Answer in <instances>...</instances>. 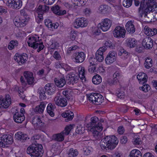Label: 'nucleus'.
Listing matches in <instances>:
<instances>
[{"mask_svg": "<svg viewBox=\"0 0 157 157\" xmlns=\"http://www.w3.org/2000/svg\"><path fill=\"white\" fill-rule=\"evenodd\" d=\"M118 143V140L115 136H107L101 140L100 146L103 150H112L115 147Z\"/></svg>", "mask_w": 157, "mask_h": 157, "instance_id": "obj_1", "label": "nucleus"}, {"mask_svg": "<svg viewBox=\"0 0 157 157\" xmlns=\"http://www.w3.org/2000/svg\"><path fill=\"white\" fill-rule=\"evenodd\" d=\"M42 145L32 144L29 146L27 149V153L31 157H42L44 151Z\"/></svg>", "mask_w": 157, "mask_h": 157, "instance_id": "obj_2", "label": "nucleus"}, {"mask_svg": "<svg viewBox=\"0 0 157 157\" xmlns=\"http://www.w3.org/2000/svg\"><path fill=\"white\" fill-rule=\"evenodd\" d=\"M138 9L139 15L140 17H144L146 19L149 18L150 17V13H157V6H149L146 8L144 10H142V8L141 6Z\"/></svg>", "mask_w": 157, "mask_h": 157, "instance_id": "obj_3", "label": "nucleus"}, {"mask_svg": "<svg viewBox=\"0 0 157 157\" xmlns=\"http://www.w3.org/2000/svg\"><path fill=\"white\" fill-rule=\"evenodd\" d=\"M37 40V37L32 36L29 38L27 43L29 46L34 49L38 48L37 51L39 52L43 49L44 46L42 42L39 40Z\"/></svg>", "mask_w": 157, "mask_h": 157, "instance_id": "obj_4", "label": "nucleus"}, {"mask_svg": "<svg viewBox=\"0 0 157 157\" xmlns=\"http://www.w3.org/2000/svg\"><path fill=\"white\" fill-rule=\"evenodd\" d=\"M73 128V126L71 125L66 126L64 130L61 133L54 134L52 137V140L59 142L63 141L64 138V135H68Z\"/></svg>", "mask_w": 157, "mask_h": 157, "instance_id": "obj_5", "label": "nucleus"}, {"mask_svg": "<svg viewBox=\"0 0 157 157\" xmlns=\"http://www.w3.org/2000/svg\"><path fill=\"white\" fill-rule=\"evenodd\" d=\"M13 138L11 135L6 134L0 137V147H7L8 145L11 144L13 142Z\"/></svg>", "mask_w": 157, "mask_h": 157, "instance_id": "obj_6", "label": "nucleus"}, {"mask_svg": "<svg viewBox=\"0 0 157 157\" xmlns=\"http://www.w3.org/2000/svg\"><path fill=\"white\" fill-rule=\"evenodd\" d=\"M89 99L90 102L98 105L103 102L104 98L103 96L99 94L92 93L90 94Z\"/></svg>", "mask_w": 157, "mask_h": 157, "instance_id": "obj_7", "label": "nucleus"}, {"mask_svg": "<svg viewBox=\"0 0 157 157\" xmlns=\"http://www.w3.org/2000/svg\"><path fill=\"white\" fill-rule=\"evenodd\" d=\"M98 119L97 117H92L90 119V122L89 123L87 124L86 126L87 128H97L98 130L101 131L103 129L102 124L100 122H98Z\"/></svg>", "mask_w": 157, "mask_h": 157, "instance_id": "obj_8", "label": "nucleus"}, {"mask_svg": "<svg viewBox=\"0 0 157 157\" xmlns=\"http://www.w3.org/2000/svg\"><path fill=\"white\" fill-rule=\"evenodd\" d=\"M126 33V30L124 28L120 26H117L113 31L114 37L120 38H124Z\"/></svg>", "mask_w": 157, "mask_h": 157, "instance_id": "obj_9", "label": "nucleus"}, {"mask_svg": "<svg viewBox=\"0 0 157 157\" xmlns=\"http://www.w3.org/2000/svg\"><path fill=\"white\" fill-rule=\"evenodd\" d=\"M11 103V99L8 94H6L5 98L0 97V108H8Z\"/></svg>", "mask_w": 157, "mask_h": 157, "instance_id": "obj_10", "label": "nucleus"}, {"mask_svg": "<svg viewBox=\"0 0 157 157\" xmlns=\"http://www.w3.org/2000/svg\"><path fill=\"white\" fill-rule=\"evenodd\" d=\"M112 22L111 21L108 19H105L102 21L101 23L98 24V27L104 32L107 31L111 26Z\"/></svg>", "mask_w": 157, "mask_h": 157, "instance_id": "obj_11", "label": "nucleus"}, {"mask_svg": "<svg viewBox=\"0 0 157 157\" xmlns=\"http://www.w3.org/2000/svg\"><path fill=\"white\" fill-rule=\"evenodd\" d=\"M87 23L84 18L81 17L77 18L74 23V26L76 28L80 27H83L87 25Z\"/></svg>", "mask_w": 157, "mask_h": 157, "instance_id": "obj_12", "label": "nucleus"}, {"mask_svg": "<svg viewBox=\"0 0 157 157\" xmlns=\"http://www.w3.org/2000/svg\"><path fill=\"white\" fill-rule=\"evenodd\" d=\"M55 104L62 107L66 106L67 104L66 99L62 96H57L54 99Z\"/></svg>", "mask_w": 157, "mask_h": 157, "instance_id": "obj_13", "label": "nucleus"}, {"mask_svg": "<svg viewBox=\"0 0 157 157\" xmlns=\"http://www.w3.org/2000/svg\"><path fill=\"white\" fill-rule=\"evenodd\" d=\"M6 4L9 7L19 9L22 6V2L21 0H9Z\"/></svg>", "mask_w": 157, "mask_h": 157, "instance_id": "obj_14", "label": "nucleus"}, {"mask_svg": "<svg viewBox=\"0 0 157 157\" xmlns=\"http://www.w3.org/2000/svg\"><path fill=\"white\" fill-rule=\"evenodd\" d=\"M66 78V81L68 84L73 85L78 82L79 77L73 73H71L67 74Z\"/></svg>", "mask_w": 157, "mask_h": 157, "instance_id": "obj_15", "label": "nucleus"}, {"mask_svg": "<svg viewBox=\"0 0 157 157\" xmlns=\"http://www.w3.org/2000/svg\"><path fill=\"white\" fill-rule=\"evenodd\" d=\"M106 49V48L105 46H103L99 48L95 54L96 59L97 61L99 62H101L103 61L104 59L103 52L105 51Z\"/></svg>", "mask_w": 157, "mask_h": 157, "instance_id": "obj_16", "label": "nucleus"}, {"mask_svg": "<svg viewBox=\"0 0 157 157\" xmlns=\"http://www.w3.org/2000/svg\"><path fill=\"white\" fill-rule=\"evenodd\" d=\"M116 53L113 51L110 52L105 59V63L108 64L113 63L116 60Z\"/></svg>", "mask_w": 157, "mask_h": 157, "instance_id": "obj_17", "label": "nucleus"}, {"mask_svg": "<svg viewBox=\"0 0 157 157\" xmlns=\"http://www.w3.org/2000/svg\"><path fill=\"white\" fill-rule=\"evenodd\" d=\"M74 61L77 63H81L85 60L86 56L83 52L75 53L73 55Z\"/></svg>", "mask_w": 157, "mask_h": 157, "instance_id": "obj_18", "label": "nucleus"}, {"mask_svg": "<svg viewBox=\"0 0 157 157\" xmlns=\"http://www.w3.org/2000/svg\"><path fill=\"white\" fill-rule=\"evenodd\" d=\"M142 46L144 48L150 49L153 46V41L150 37H147L144 39L142 41Z\"/></svg>", "mask_w": 157, "mask_h": 157, "instance_id": "obj_19", "label": "nucleus"}, {"mask_svg": "<svg viewBox=\"0 0 157 157\" xmlns=\"http://www.w3.org/2000/svg\"><path fill=\"white\" fill-rule=\"evenodd\" d=\"M15 25L17 27H23L27 23L28 21L26 19H21L18 17H15L13 19Z\"/></svg>", "mask_w": 157, "mask_h": 157, "instance_id": "obj_20", "label": "nucleus"}, {"mask_svg": "<svg viewBox=\"0 0 157 157\" xmlns=\"http://www.w3.org/2000/svg\"><path fill=\"white\" fill-rule=\"evenodd\" d=\"M24 75L29 84H33L34 83V78L32 73L29 71H25L24 72Z\"/></svg>", "mask_w": 157, "mask_h": 157, "instance_id": "obj_21", "label": "nucleus"}, {"mask_svg": "<svg viewBox=\"0 0 157 157\" xmlns=\"http://www.w3.org/2000/svg\"><path fill=\"white\" fill-rule=\"evenodd\" d=\"M46 104V102L45 101L40 102V104L35 108L34 112L36 113H42L44 111Z\"/></svg>", "mask_w": 157, "mask_h": 157, "instance_id": "obj_22", "label": "nucleus"}, {"mask_svg": "<svg viewBox=\"0 0 157 157\" xmlns=\"http://www.w3.org/2000/svg\"><path fill=\"white\" fill-rule=\"evenodd\" d=\"M144 31L145 34L149 36H152L157 33V29H151L147 26H145Z\"/></svg>", "mask_w": 157, "mask_h": 157, "instance_id": "obj_23", "label": "nucleus"}, {"mask_svg": "<svg viewBox=\"0 0 157 157\" xmlns=\"http://www.w3.org/2000/svg\"><path fill=\"white\" fill-rule=\"evenodd\" d=\"M14 121L16 123H21L24 120L25 117L22 114H20L18 113H16L13 116Z\"/></svg>", "mask_w": 157, "mask_h": 157, "instance_id": "obj_24", "label": "nucleus"}, {"mask_svg": "<svg viewBox=\"0 0 157 157\" xmlns=\"http://www.w3.org/2000/svg\"><path fill=\"white\" fill-rule=\"evenodd\" d=\"M44 88L47 94L49 95H53L56 91L55 87H53L52 84L49 83L47 84L44 86Z\"/></svg>", "mask_w": 157, "mask_h": 157, "instance_id": "obj_25", "label": "nucleus"}, {"mask_svg": "<svg viewBox=\"0 0 157 157\" xmlns=\"http://www.w3.org/2000/svg\"><path fill=\"white\" fill-rule=\"evenodd\" d=\"M147 76L144 73H140L137 76V79L140 81V83L143 85L147 81Z\"/></svg>", "mask_w": 157, "mask_h": 157, "instance_id": "obj_26", "label": "nucleus"}, {"mask_svg": "<svg viewBox=\"0 0 157 157\" xmlns=\"http://www.w3.org/2000/svg\"><path fill=\"white\" fill-rule=\"evenodd\" d=\"M54 82L56 85L59 87H62L66 84V81L64 77H62L61 78L58 79L56 78L54 79Z\"/></svg>", "mask_w": 157, "mask_h": 157, "instance_id": "obj_27", "label": "nucleus"}, {"mask_svg": "<svg viewBox=\"0 0 157 157\" xmlns=\"http://www.w3.org/2000/svg\"><path fill=\"white\" fill-rule=\"evenodd\" d=\"M82 2H83V1L80 0L79 3H78V2L77 3L73 2L72 5L68 3H66L64 4V6L70 9H72L75 10L77 9L78 6H79L82 5Z\"/></svg>", "mask_w": 157, "mask_h": 157, "instance_id": "obj_28", "label": "nucleus"}, {"mask_svg": "<svg viewBox=\"0 0 157 157\" xmlns=\"http://www.w3.org/2000/svg\"><path fill=\"white\" fill-rule=\"evenodd\" d=\"M52 11L55 14L59 15H62L65 14L66 13L65 10L63 11L60 9V7L58 5H56L52 7L51 9Z\"/></svg>", "mask_w": 157, "mask_h": 157, "instance_id": "obj_29", "label": "nucleus"}, {"mask_svg": "<svg viewBox=\"0 0 157 157\" xmlns=\"http://www.w3.org/2000/svg\"><path fill=\"white\" fill-rule=\"evenodd\" d=\"M32 122L33 124L39 127H42L44 124V123L43 122L40 118L38 117H34L32 120Z\"/></svg>", "mask_w": 157, "mask_h": 157, "instance_id": "obj_30", "label": "nucleus"}, {"mask_svg": "<svg viewBox=\"0 0 157 157\" xmlns=\"http://www.w3.org/2000/svg\"><path fill=\"white\" fill-rule=\"evenodd\" d=\"M15 138L17 140L23 142V141L27 140L28 136L26 134L23 133L22 132H19L15 134Z\"/></svg>", "mask_w": 157, "mask_h": 157, "instance_id": "obj_31", "label": "nucleus"}, {"mask_svg": "<svg viewBox=\"0 0 157 157\" xmlns=\"http://www.w3.org/2000/svg\"><path fill=\"white\" fill-rule=\"evenodd\" d=\"M111 8L108 5L102 4L99 7V11L102 13H109L110 10Z\"/></svg>", "mask_w": 157, "mask_h": 157, "instance_id": "obj_32", "label": "nucleus"}, {"mask_svg": "<svg viewBox=\"0 0 157 157\" xmlns=\"http://www.w3.org/2000/svg\"><path fill=\"white\" fill-rule=\"evenodd\" d=\"M55 108L56 106L55 104L51 103H49L47 106V112L52 117H53L54 116V111Z\"/></svg>", "mask_w": 157, "mask_h": 157, "instance_id": "obj_33", "label": "nucleus"}, {"mask_svg": "<svg viewBox=\"0 0 157 157\" xmlns=\"http://www.w3.org/2000/svg\"><path fill=\"white\" fill-rule=\"evenodd\" d=\"M27 54L25 53H23L20 56H16L15 59L20 65V63L21 64L24 63L27 60Z\"/></svg>", "mask_w": 157, "mask_h": 157, "instance_id": "obj_34", "label": "nucleus"}, {"mask_svg": "<svg viewBox=\"0 0 157 157\" xmlns=\"http://www.w3.org/2000/svg\"><path fill=\"white\" fill-rule=\"evenodd\" d=\"M127 31L130 33H133L135 31L134 25L131 22H128L125 26Z\"/></svg>", "mask_w": 157, "mask_h": 157, "instance_id": "obj_35", "label": "nucleus"}, {"mask_svg": "<svg viewBox=\"0 0 157 157\" xmlns=\"http://www.w3.org/2000/svg\"><path fill=\"white\" fill-rule=\"evenodd\" d=\"M62 115L63 117L67 118V119H65L66 121L71 120L74 117L73 113L70 111H67L65 113H63Z\"/></svg>", "mask_w": 157, "mask_h": 157, "instance_id": "obj_36", "label": "nucleus"}, {"mask_svg": "<svg viewBox=\"0 0 157 157\" xmlns=\"http://www.w3.org/2000/svg\"><path fill=\"white\" fill-rule=\"evenodd\" d=\"M130 157H142L140 151L137 149L132 150L130 153Z\"/></svg>", "mask_w": 157, "mask_h": 157, "instance_id": "obj_37", "label": "nucleus"}, {"mask_svg": "<svg viewBox=\"0 0 157 157\" xmlns=\"http://www.w3.org/2000/svg\"><path fill=\"white\" fill-rule=\"evenodd\" d=\"M45 92L46 91L44 88H40L38 89V92L39 94V98L40 100H44L46 98Z\"/></svg>", "mask_w": 157, "mask_h": 157, "instance_id": "obj_38", "label": "nucleus"}, {"mask_svg": "<svg viewBox=\"0 0 157 157\" xmlns=\"http://www.w3.org/2000/svg\"><path fill=\"white\" fill-rule=\"evenodd\" d=\"M127 45L128 47L132 48L136 45L135 40L134 38H128L126 40Z\"/></svg>", "mask_w": 157, "mask_h": 157, "instance_id": "obj_39", "label": "nucleus"}, {"mask_svg": "<svg viewBox=\"0 0 157 157\" xmlns=\"http://www.w3.org/2000/svg\"><path fill=\"white\" fill-rule=\"evenodd\" d=\"M145 67L147 69H149L152 66V61L151 58L149 57H147L144 63Z\"/></svg>", "mask_w": 157, "mask_h": 157, "instance_id": "obj_40", "label": "nucleus"}, {"mask_svg": "<svg viewBox=\"0 0 157 157\" xmlns=\"http://www.w3.org/2000/svg\"><path fill=\"white\" fill-rule=\"evenodd\" d=\"M78 70L79 73V78H80L82 80L84 79L85 80L86 79L85 76V70L84 68L82 67H78Z\"/></svg>", "mask_w": 157, "mask_h": 157, "instance_id": "obj_41", "label": "nucleus"}, {"mask_svg": "<svg viewBox=\"0 0 157 157\" xmlns=\"http://www.w3.org/2000/svg\"><path fill=\"white\" fill-rule=\"evenodd\" d=\"M92 81L94 84H98L101 82L102 78L99 75H97L93 77Z\"/></svg>", "mask_w": 157, "mask_h": 157, "instance_id": "obj_42", "label": "nucleus"}, {"mask_svg": "<svg viewBox=\"0 0 157 157\" xmlns=\"http://www.w3.org/2000/svg\"><path fill=\"white\" fill-rule=\"evenodd\" d=\"M49 8V6H47L46 5H39L37 9L39 11L42 13H44L48 12Z\"/></svg>", "mask_w": 157, "mask_h": 157, "instance_id": "obj_43", "label": "nucleus"}, {"mask_svg": "<svg viewBox=\"0 0 157 157\" xmlns=\"http://www.w3.org/2000/svg\"><path fill=\"white\" fill-rule=\"evenodd\" d=\"M78 151L76 149L74 150L73 148H71L68 151V157H74L78 155Z\"/></svg>", "mask_w": 157, "mask_h": 157, "instance_id": "obj_44", "label": "nucleus"}, {"mask_svg": "<svg viewBox=\"0 0 157 157\" xmlns=\"http://www.w3.org/2000/svg\"><path fill=\"white\" fill-rule=\"evenodd\" d=\"M18 42L17 40H11L9 44L8 48L10 50L13 49L15 47L18 45Z\"/></svg>", "mask_w": 157, "mask_h": 157, "instance_id": "obj_45", "label": "nucleus"}, {"mask_svg": "<svg viewBox=\"0 0 157 157\" xmlns=\"http://www.w3.org/2000/svg\"><path fill=\"white\" fill-rule=\"evenodd\" d=\"M97 128L94 127L92 128L91 129V131L92 132L93 136L96 139H98V138L99 132L100 131H98L97 130Z\"/></svg>", "mask_w": 157, "mask_h": 157, "instance_id": "obj_46", "label": "nucleus"}, {"mask_svg": "<svg viewBox=\"0 0 157 157\" xmlns=\"http://www.w3.org/2000/svg\"><path fill=\"white\" fill-rule=\"evenodd\" d=\"M132 0H124L122 2V4L124 7L128 8L132 5Z\"/></svg>", "mask_w": 157, "mask_h": 157, "instance_id": "obj_47", "label": "nucleus"}, {"mask_svg": "<svg viewBox=\"0 0 157 157\" xmlns=\"http://www.w3.org/2000/svg\"><path fill=\"white\" fill-rule=\"evenodd\" d=\"M139 89L145 92H146L150 90V87L148 84H144L143 85V86L140 87Z\"/></svg>", "mask_w": 157, "mask_h": 157, "instance_id": "obj_48", "label": "nucleus"}, {"mask_svg": "<svg viewBox=\"0 0 157 157\" xmlns=\"http://www.w3.org/2000/svg\"><path fill=\"white\" fill-rule=\"evenodd\" d=\"M107 83L109 85H116L117 84V79L108 78L107 80Z\"/></svg>", "mask_w": 157, "mask_h": 157, "instance_id": "obj_49", "label": "nucleus"}, {"mask_svg": "<svg viewBox=\"0 0 157 157\" xmlns=\"http://www.w3.org/2000/svg\"><path fill=\"white\" fill-rule=\"evenodd\" d=\"M117 96L121 99L124 98L125 96V93L123 91L120 90L117 91L116 93Z\"/></svg>", "mask_w": 157, "mask_h": 157, "instance_id": "obj_50", "label": "nucleus"}, {"mask_svg": "<svg viewBox=\"0 0 157 157\" xmlns=\"http://www.w3.org/2000/svg\"><path fill=\"white\" fill-rule=\"evenodd\" d=\"M85 128L80 125L77 127L76 131L77 133L79 134H82L84 132Z\"/></svg>", "mask_w": 157, "mask_h": 157, "instance_id": "obj_51", "label": "nucleus"}, {"mask_svg": "<svg viewBox=\"0 0 157 157\" xmlns=\"http://www.w3.org/2000/svg\"><path fill=\"white\" fill-rule=\"evenodd\" d=\"M142 141L140 138H135L133 140V143L134 145H140L142 144Z\"/></svg>", "mask_w": 157, "mask_h": 157, "instance_id": "obj_52", "label": "nucleus"}, {"mask_svg": "<svg viewBox=\"0 0 157 157\" xmlns=\"http://www.w3.org/2000/svg\"><path fill=\"white\" fill-rule=\"evenodd\" d=\"M92 32L95 35H98L99 34L100 31L99 30V29L98 27H92Z\"/></svg>", "mask_w": 157, "mask_h": 157, "instance_id": "obj_53", "label": "nucleus"}, {"mask_svg": "<svg viewBox=\"0 0 157 157\" xmlns=\"http://www.w3.org/2000/svg\"><path fill=\"white\" fill-rule=\"evenodd\" d=\"M121 76V72L119 71H116L113 75V77L115 79H117L118 81V79Z\"/></svg>", "mask_w": 157, "mask_h": 157, "instance_id": "obj_54", "label": "nucleus"}, {"mask_svg": "<svg viewBox=\"0 0 157 157\" xmlns=\"http://www.w3.org/2000/svg\"><path fill=\"white\" fill-rule=\"evenodd\" d=\"M45 24L48 28L51 27L53 25L51 21L49 19H46L45 20Z\"/></svg>", "mask_w": 157, "mask_h": 157, "instance_id": "obj_55", "label": "nucleus"}, {"mask_svg": "<svg viewBox=\"0 0 157 157\" xmlns=\"http://www.w3.org/2000/svg\"><path fill=\"white\" fill-rule=\"evenodd\" d=\"M97 61L96 59L94 57H90L89 59V62L90 64L93 65L97 64Z\"/></svg>", "mask_w": 157, "mask_h": 157, "instance_id": "obj_56", "label": "nucleus"}, {"mask_svg": "<svg viewBox=\"0 0 157 157\" xmlns=\"http://www.w3.org/2000/svg\"><path fill=\"white\" fill-rule=\"evenodd\" d=\"M96 67L92 65L89 66L88 71L89 72L92 73L96 71Z\"/></svg>", "mask_w": 157, "mask_h": 157, "instance_id": "obj_57", "label": "nucleus"}, {"mask_svg": "<svg viewBox=\"0 0 157 157\" xmlns=\"http://www.w3.org/2000/svg\"><path fill=\"white\" fill-rule=\"evenodd\" d=\"M118 55L121 56L122 55H128V52L123 49L121 48L119 51Z\"/></svg>", "mask_w": 157, "mask_h": 157, "instance_id": "obj_58", "label": "nucleus"}, {"mask_svg": "<svg viewBox=\"0 0 157 157\" xmlns=\"http://www.w3.org/2000/svg\"><path fill=\"white\" fill-rule=\"evenodd\" d=\"M42 2L47 5H51L55 1V0H42Z\"/></svg>", "mask_w": 157, "mask_h": 157, "instance_id": "obj_59", "label": "nucleus"}, {"mask_svg": "<svg viewBox=\"0 0 157 157\" xmlns=\"http://www.w3.org/2000/svg\"><path fill=\"white\" fill-rule=\"evenodd\" d=\"M54 57L56 59L59 60L61 59V56L59 54L57 51H55L53 55Z\"/></svg>", "mask_w": 157, "mask_h": 157, "instance_id": "obj_60", "label": "nucleus"}, {"mask_svg": "<svg viewBox=\"0 0 157 157\" xmlns=\"http://www.w3.org/2000/svg\"><path fill=\"white\" fill-rule=\"evenodd\" d=\"M91 10L90 8H86L84 9L83 12L86 15H89L91 13Z\"/></svg>", "mask_w": 157, "mask_h": 157, "instance_id": "obj_61", "label": "nucleus"}, {"mask_svg": "<svg viewBox=\"0 0 157 157\" xmlns=\"http://www.w3.org/2000/svg\"><path fill=\"white\" fill-rule=\"evenodd\" d=\"M105 45L106 47H109V48H111L113 47V44L110 40L106 41L105 43Z\"/></svg>", "mask_w": 157, "mask_h": 157, "instance_id": "obj_62", "label": "nucleus"}, {"mask_svg": "<svg viewBox=\"0 0 157 157\" xmlns=\"http://www.w3.org/2000/svg\"><path fill=\"white\" fill-rule=\"evenodd\" d=\"M144 49V46H137L136 49V52L140 53L143 52Z\"/></svg>", "mask_w": 157, "mask_h": 157, "instance_id": "obj_63", "label": "nucleus"}, {"mask_svg": "<svg viewBox=\"0 0 157 157\" xmlns=\"http://www.w3.org/2000/svg\"><path fill=\"white\" fill-rule=\"evenodd\" d=\"M124 128L123 126L119 127L117 129L118 132L120 134H123L124 132Z\"/></svg>", "mask_w": 157, "mask_h": 157, "instance_id": "obj_64", "label": "nucleus"}]
</instances>
